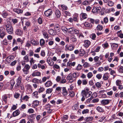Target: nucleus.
Returning <instances> with one entry per match:
<instances>
[{
  "label": "nucleus",
  "mask_w": 123,
  "mask_h": 123,
  "mask_svg": "<svg viewBox=\"0 0 123 123\" xmlns=\"http://www.w3.org/2000/svg\"><path fill=\"white\" fill-rule=\"evenodd\" d=\"M92 92L90 91L89 92H86V91H82L81 92L82 94H84L86 98H88L92 94Z\"/></svg>",
  "instance_id": "nucleus-4"
},
{
  "label": "nucleus",
  "mask_w": 123,
  "mask_h": 123,
  "mask_svg": "<svg viewBox=\"0 0 123 123\" xmlns=\"http://www.w3.org/2000/svg\"><path fill=\"white\" fill-rule=\"evenodd\" d=\"M118 71L119 72L121 73H123V67L120 66L118 69Z\"/></svg>",
  "instance_id": "nucleus-40"
},
{
  "label": "nucleus",
  "mask_w": 123,
  "mask_h": 123,
  "mask_svg": "<svg viewBox=\"0 0 123 123\" xmlns=\"http://www.w3.org/2000/svg\"><path fill=\"white\" fill-rule=\"evenodd\" d=\"M78 15H76L74 17H73V21H76V22H78V20L77 19V17H78Z\"/></svg>",
  "instance_id": "nucleus-51"
},
{
  "label": "nucleus",
  "mask_w": 123,
  "mask_h": 123,
  "mask_svg": "<svg viewBox=\"0 0 123 123\" xmlns=\"http://www.w3.org/2000/svg\"><path fill=\"white\" fill-rule=\"evenodd\" d=\"M92 12L93 13L95 14H97L98 13V12L97 10L96 7H94L92 10Z\"/></svg>",
  "instance_id": "nucleus-29"
},
{
  "label": "nucleus",
  "mask_w": 123,
  "mask_h": 123,
  "mask_svg": "<svg viewBox=\"0 0 123 123\" xmlns=\"http://www.w3.org/2000/svg\"><path fill=\"white\" fill-rule=\"evenodd\" d=\"M68 80H73V78L72 77V75L71 74H69L68 75L66 78Z\"/></svg>",
  "instance_id": "nucleus-43"
},
{
  "label": "nucleus",
  "mask_w": 123,
  "mask_h": 123,
  "mask_svg": "<svg viewBox=\"0 0 123 123\" xmlns=\"http://www.w3.org/2000/svg\"><path fill=\"white\" fill-rule=\"evenodd\" d=\"M110 103V100L106 99H103L101 101V103L103 105H107Z\"/></svg>",
  "instance_id": "nucleus-9"
},
{
  "label": "nucleus",
  "mask_w": 123,
  "mask_h": 123,
  "mask_svg": "<svg viewBox=\"0 0 123 123\" xmlns=\"http://www.w3.org/2000/svg\"><path fill=\"white\" fill-rule=\"evenodd\" d=\"M39 103V101L37 100H35L33 101V105L34 107L35 108L36 107Z\"/></svg>",
  "instance_id": "nucleus-24"
},
{
  "label": "nucleus",
  "mask_w": 123,
  "mask_h": 123,
  "mask_svg": "<svg viewBox=\"0 0 123 123\" xmlns=\"http://www.w3.org/2000/svg\"><path fill=\"white\" fill-rule=\"evenodd\" d=\"M62 30L63 31H65L66 32H67L68 31V29L64 26H63L62 27Z\"/></svg>",
  "instance_id": "nucleus-49"
},
{
  "label": "nucleus",
  "mask_w": 123,
  "mask_h": 123,
  "mask_svg": "<svg viewBox=\"0 0 123 123\" xmlns=\"http://www.w3.org/2000/svg\"><path fill=\"white\" fill-rule=\"evenodd\" d=\"M28 112L30 113H32L34 112V110L32 109H29L28 110Z\"/></svg>",
  "instance_id": "nucleus-54"
},
{
  "label": "nucleus",
  "mask_w": 123,
  "mask_h": 123,
  "mask_svg": "<svg viewBox=\"0 0 123 123\" xmlns=\"http://www.w3.org/2000/svg\"><path fill=\"white\" fill-rule=\"evenodd\" d=\"M55 31L53 29H50L48 31V32L51 35H53L55 34Z\"/></svg>",
  "instance_id": "nucleus-31"
},
{
  "label": "nucleus",
  "mask_w": 123,
  "mask_h": 123,
  "mask_svg": "<svg viewBox=\"0 0 123 123\" xmlns=\"http://www.w3.org/2000/svg\"><path fill=\"white\" fill-rule=\"evenodd\" d=\"M84 43V46L86 48L88 47L91 43V42L88 40H85Z\"/></svg>",
  "instance_id": "nucleus-6"
},
{
  "label": "nucleus",
  "mask_w": 123,
  "mask_h": 123,
  "mask_svg": "<svg viewBox=\"0 0 123 123\" xmlns=\"http://www.w3.org/2000/svg\"><path fill=\"white\" fill-rule=\"evenodd\" d=\"M92 76V74L91 72H89L87 74V76L89 79L91 78Z\"/></svg>",
  "instance_id": "nucleus-53"
},
{
  "label": "nucleus",
  "mask_w": 123,
  "mask_h": 123,
  "mask_svg": "<svg viewBox=\"0 0 123 123\" xmlns=\"http://www.w3.org/2000/svg\"><path fill=\"white\" fill-rule=\"evenodd\" d=\"M97 28L98 30L101 31L103 29V27L102 25H98L97 27Z\"/></svg>",
  "instance_id": "nucleus-28"
},
{
  "label": "nucleus",
  "mask_w": 123,
  "mask_h": 123,
  "mask_svg": "<svg viewBox=\"0 0 123 123\" xmlns=\"http://www.w3.org/2000/svg\"><path fill=\"white\" fill-rule=\"evenodd\" d=\"M20 111L18 110H17L12 113V115L14 117H16L20 113Z\"/></svg>",
  "instance_id": "nucleus-16"
},
{
  "label": "nucleus",
  "mask_w": 123,
  "mask_h": 123,
  "mask_svg": "<svg viewBox=\"0 0 123 123\" xmlns=\"http://www.w3.org/2000/svg\"><path fill=\"white\" fill-rule=\"evenodd\" d=\"M114 3L112 1L109 0L107 4L109 6H112L113 5Z\"/></svg>",
  "instance_id": "nucleus-37"
},
{
  "label": "nucleus",
  "mask_w": 123,
  "mask_h": 123,
  "mask_svg": "<svg viewBox=\"0 0 123 123\" xmlns=\"http://www.w3.org/2000/svg\"><path fill=\"white\" fill-rule=\"evenodd\" d=\"M82 84L83 85H86L87 83V81L86 79H83L82 81Z\"/></svg>",
  "instance_id": "nucleus-45"
},
{
  "label": "nucleus",
  "mask_w": 123,
  "mask_h": 123,
  "mask_svg": "<svg viewBox=\"0 0 123 123\" xmlns=\"http://www.w3.org/2000/svg\"><path fill=\"white\" fill-rule=\"evenodd\" d=\"M96 109L99 112H103L104 111L103 108L99 106L97 107L96 108Z\"/></svg>",
  "instance_id": "nucleus-23"
},
{
  "label": "nucleus",
  "mask_w": 123,
  "mask_h": 123,
  "mask_svg": "<svg viewBox=\"0 0 123 123\" xmlns=\"http://www.w3.org/2000/svg\"><path fill=\"white\" fill-rule=\"evenodd\" d=\"M32 95L33 96H34L35 98H37L38 97V92H37L36 91L33 93Z\"/></svg>",
  "instance_id": "nucleus-38"
},
{
  "label": "nucleus",
  "mask_w": 123,
  "mask_h": 123,
  "mask_svg": "<svg viewBox=\"0 0 123 123\" xmlns=\"http://www.w3.org/2000/svg\"><path fill=\"white\" fill-rule=\"evenodd\" d=\"M79 55L80 56H83L85 54V51L83 49H81L79 50Z\"/></svg>",
  "instance_id": "nucleus-18"
},
{
  "label": "nucleus",
  "mask_w": 123,
  "mask_h": 123,
  "mask_svg": "<svg viewBox=\"0 0 123 123\" xmlns=\"http://www.w3.org/2000/svg\"><path fill=\"white\" fill-rule=\"evenodd\" d=\"M83 66L84 68H85L88 67L90 66V65L89 63L87 62H85L83 64Z\"/></svg>",
  "instance_id": "nucleus-30"
},
{
  "label": "nucleus",
  "mask_w": 123,
  "mask_h": 123,
  "mask_svg": "<svg viewBox=\"0 0 123 123\" xmlns=\"http://www.w3.org/2000/svg\"><path fill=\"white\" fill-rule=\"evenodd\" d=\"M45 53L44 50H43L41 51V56L43 57H44L45 55Z\"/></svg>",
  "instance_id": "nucleus-63"
},
{
  "label": "nucleus",
  "mask_w": 123,
  "mask_h": 123,
  "mask_svg": "<svg viewBox=\"0 0 123 123\" xmlns=\"http://www.w3.org/2000/svg\"><path fill=\"white\" fill-rule=\"evenodd\" d=\"M117 34L118 37L121 38H123V34L122 33V32L121 30L117 31Z\"/></svg>",
  "instance_id": "nucleus-17"
},
{
  "label": "nucleus",
  "mask_w": 123,
  "mask_h": 123,
  "mask_svg": "<svg viewBox=\"0 0 123 123\" xmlns=\"http://www.w3.org/2000/svg\"><path fill=\"white\" fill-rule=\"evenodd\" d=\"M43 34L44 38H49V36L48 34L46 32H44L43 33Z\"/></svg>",
  "instance_id": "nucleus-44"
},
{
  "label": "nucleus",
  "mask_w": 123,
  "mask_h": 123,
  "mask_svg": "<svg viewBox=\"0 0 123 123\" xmlns=\"http://www.w3.org/2000/svg\"><path fill=\"white\" fill-rule=\"evenodd\" d=\"M41 75L40 73L38 72H34L32 74V76H39Z\"/></svg>",
  "instance_id": "nucleus-19"
},
{
  "label": "nucleus",
  "mask_w": 123,
  "mask_h": 123,
  "mask_svg": "<svg viewBox=\"0 0 123 123\" xmlns=\"http://www.w3.org/2000/svg\"><path fill=\"white\" fill-rule=\"evenodd\" d=\"M31 23L29 21H27L25 23V25L27 27H28L30 26L31 25Z\"/></svg>",
  "instance_id": "nucleus-50"
},
{
  "label": "nucleus",
  "mask_w": 123,
  "mask_h": 123,
  "mask_svg": "<svg viewBox=\"0 0 123 123\" xmlns=\"http://www.w3.org/2000/svg\"><path fill=\"white\" fill-rule=\"evenodd\" d=\"M109 74L107 73H105L103 77V79L105 80H107L109 77Z\"/></svg>",
  "instance_id": "nucleus-15"
},
{
  "label": "nucleus",
  "mask_w": 123,
  "mask_h": 123,
  "mask_svg": "<svg viewBox=\"0 0 123 123\" xmlns=\"http://www.w3.org/2000/svg\"><path fill=\"white\" fill-rule=\"evenodd\" d=\"M7 32L9 34H12L13 33V28L12 27H11L10 28H9L6 29Z\"/></svg>",
  "instance_id": "nucleus-14"
},
{
  "label": "nucleus",
  "mask_w": 123,
  "mask_h": 123,
  "mask_svg": "<svg viewBox=\"0 0 123 123\" xmlns=\"http://www.w3.org/2000/svg\"><path fill=\"white\" fill-rule=\"evenodd\" d=\"M89 110L88 109H85L83 110L82 112V113L83 114H87L89 112Z\"/></svg>",
  "instance_id": "nucleus-47"
},
{
  "label": "nucleus",
  "mask_w": 123,
  "mask_h": 123,
  "mask_svg": "<svg viewBox=\"0 0 123 123\" xmlns=\"http://www.w3.org/2000/svg\"><path fill=\"white\" fill-rule=\"evenodd\" d=\"M23 31L19 29H17L15 31V34L16 35L21 36L23 34Z\"/></svg>",
  "instance_id": "nucleus-7"
},
{
  "label": "nucleus",
  "mask_w": 123,
  "mask_h": 123,
  "mask_svg": "<svg viewBox=\"0 0 123 123\" xmlns=\"http://www.w3.org/2000/svg\"><path fill=\"white\" fill-rule=\"evenodd\" d=\"M63 102V100L60 99H58L57 101L56 102V104H61Z\"/></svg>",
  "instance_id": "nucleus-61"
},
{
  "label": "nucleus",
  "mask_w": 123,
  "mask_h": 123,
  "mask_svg": "<svg viewBox=\"0 0 123 123\" xmlns=\"http://www.w3.org/2000/svg\"><path fill=\"white\" fill-rule=\"evenodd\" d=\"M54 29L55 31L59 32L60 31L59 25L58 24L55 25V26Z\"/></svg>",
  "instance_id": "nucleus-13"
},
{
  "label": "nucleus",
  "mask_w": 123,
  "mask_h": 123,
  "mask_svg": "<svg viewBox=\"0 0 123 123\" xmlns=\"http://www.w3.org/2000/svg\"><path fill=\"white\" fill-rule=\"evenodd\" d=\"M22 77L21 76H20L17 79V83L20 84H21Z\"/></svg>",
  "instance_id": "nucleus-25"
},
{
  "label": "nucleus",
  "mask_w": 123,
  "mask_h": 123,
  "mask_svg": "<svg viewBox=\"0 0 123 123\" xmlns=\"http://www.w3.org/2000/svg\"><path fill=\"white\" fill-rule=\"evenodd\" d=\"M96 78L99 80H100L102 77V74H97L96 75Z\"/></svg>",
  "instance_id": "nucleus-52"
},
{
  "label": "nucleus",
  "mask_w": 123,
  "mask_h": 123,
  "mask_svg": "<svg viewBox=\"0 0 123 123\" xmlns=\"http://www.w3.org/2000/svg\"><path fill=\"white\" fill-rule=\"evenodd\" d=\"M3 26L6 28V30L9 28H10L12 27V26L10 25L8 21L5 22L3 25Z\"/></svg>",
  "instance_id": "nucleus-8"
},
{
  "label": "nucleus",
  "mask_w": 123,
  "mask_h": 123,
  "mask_svg": "<svg viewBox=\"0 0 123 123\" xmlns=\"http://www.w3.org/2000/svg\"><path fill=\"white\" fill-rule=\"evenodd\" d=\"M55 17L57 18H59L61 15V12L58 9H56L55 11Z\"/></svg>",
  "instance_id": "nucleus-5"
},
{
  "label": "nucleus",
  "mask_w": 123,
  "mask_h": 123,
  "mask_svg": "<svg viewBox=\"0 0 123 123\" xmlns=\"http://www.w3.org/2000/svg\"><path fill=\"white\" fill-rule=\"evenodd\" d=\"M79 31L78 30L76 29H74L73 34L74 33L75 34H76L77 35H78L79 34Z\"/></svg>",
  "instance_id": "nucleus-46"
},
{
  "label": "nucleus",
  "mask_w": 123,
  "mask_h": 123,
  "mask_svg": "<svg viewBox=\"0 0 123 123\" xmlns=\"http://www.w3.org/2000/svg\"><path fill=\"white\" fill-rule=\"evenodd\" d=\"M83 67L82 65L80 64H79L77 66L76 69L77 70H80Z\"/></svg>",
  "instance_id": "nucleus-36"
},
{
  "label": "nucleus",
  "mask_w": 123,
  "mask_h": 123,
  "mask_svg": "<svg viewBox=\"0 0 123 123\" xmlns=\"http://www.w3.org/2000/svg\"><path fill=\"white\" fill-rule=\"evenodd\" d=\"M68 118V115H64L63 116L62 120H67Z\"/></svg>",
  "instance_id": "nucleus-55"
},
{
  "label": "nucleus",
  "mask_w": 123,
  "mask_h": 123,
  "mask_svg": "<svg viewBox=\"0 0 123 123\" xmlns=\"http://www.w3.org/2000/svg\"><path fill=\"white\" fill-rule=\"evenodd\" d=\"M8 42L6 39H5L2 41L3 43L5 45H6L8 44Z\"/></svg>",
  "instance_id": "nucleus-59"
},
{
  "label": "nucleus",
  "mask_w": 123,
  "mask_h": 123,
  "mask_svg": "<svg viewBox=\"0 0 123 123\" xmlns=\"http://www.w3.org/2000/svg\"><path fill=\"white\" fill-rule=\"evenodd\" d=\"M53 13L52 10L51 9H49L44 12L45 15L47 17L51 16Z\"/></svg>",
  "instance_id": "nucleus-2"
},
{
  "label": "nucleus",
  "mask_w": 123,
  "mask_h": 123,
  "mask_svg": "<svg viewBox=\"0 0 123 123\" xmlns=\"http://www.w3.org/2000/svg\"><path fill=\"white\" fill-rule=\"evenodd\" d=\"M52 83L51 81L49 80L47 81L45 83V85L46 87H49L51 86L52 84Z\"/></svg>",
  "instance_id": "nucleus-21"
},
{
  "label": "nucleus",
  "mask_w": 123,
  "mask_h": 123,
  "mask_svg": "<svg viewBox=\"0 0 123 123\" xmlns=\"http://www.w3.org/2000/svg\"><path fill=\"white\" fill-rule=\"evenodd\" d=\"M74 29V28L73 27L70 28L69 29H68V32L71 34H73Z\"/></svg>",
  "instance_id": "nucleus-27"
},
{
  "label": "nucleus",
  "mask_w": 123,
  "mask_h": 123,
  "mask_svg": "<svg viewBox=\"0 0 123 123\" xmlns=\"http://www.w3.org/2000/svg\"><path fill=\"white\" fill-rule=\"evenodd\" d=\"M118 44H117L115 43H113L112 44L111 46L113 48H116L118 47Z\"/></svg>",
  "instance_id": "nucleus-48"
},
{
  "label": "nucleus",
  "mask_w": 123,
  "mask_h": 123,
  "mask_svg": "<svg viewBox=\"0 0 123 123\" xmlns=\"http://www.w3.org/2000/svg\"><path fill=\"white\" fill-rule=\"evenodd\" d=\"M13 11L18 14L22 13L23 12V10L19 8H14L13 9Z\"/></svg>",
  "instance_id": "nucleus-10"
},
{
  "label": "nucleus",
  "mask_w": 123,
  "mask_h": 123,
  "mask_svg": "<svg viewBox=\"0 0 123 123\" xmlns=\"http://www.w3.org/2000/svg\"><path fill=\"white\" fill-rule=\"evenodd\" d=\"M96 37V35L95 33H92L90 35V37L93 40H95Z\"/></svg>",
  "instance_id": "nucleus-34"
},
{
  "label": "nucleus",
  "mask_w": 123,
  "mask_h": 123,
  "mask_svg": "<svg viewBox=\"0 0 123 123\" xmlns=\"http://www.w3.org/2000/svg\"><path fill=\"white\" fill-rule=\"evenodd\" d=\"M61 7L64 10H67L68 8L67 6L64 5H61Z\"/></svg>",
  "instance_id": "nucleus-57"
},
{
  "label": "nucleus",
  "mask_w": 123,
  "mask_h": 123,
  "mask_svg": "<svg viewBox=\"0 0 123 123\" xmlns=\"http://www.w3.org/2000/svg\"><path fill=\"white\" fill-rule=\"evenodd\" d=\"M71 40L73 42H75L77 41V39L74 37H72L71 38Z\"/></svg>",
  "instance_id": "nucleus-60"
},
{
  "label": "nucleus",
  "mask_w": 123,
  "mask_h": 123,
  "mask_svg": "<svg viewBox=\"0 0 123 123\" xmlns=\"http://www.w3.org/2000/svg\"><path fill=\"white\" fill-rule=\"evenodd\" d=\"M36 116V115L35 114H33L30 115V116H29V117H30L31 118H32V119H34Z\"/></svg>",
  "instance_id": "nucleus-62"
},
{
  "label": "nucleus",
  "mask_w": 123,
  "mask_h": 123,
  "mask_svg": "<svg viewBox=\"0 0 123 123\" xmlns=\"http://www.w3.org/2000/svg\"><path fill=\"white\" fill-rule=\"evenodd\" d=\"M84 25L86 27H91L92 26V25L88 22H85L84 24Z\"/></svg>",
  "instance_id": "nucleus-33"
},
{
  "label": "nucleus",
  "mask_w": 123,
  "mask_h": 123,
  "mask_svg": "<svg viewBox=\"0 0 123 123\" xmlns=\"http://www.w3.org/2000/svg\"><path fill=\"white\" fill-rule=\"evenodd\" d=\"M86 119L87 121H91L93 119V117H87Z\"/></svg>",
  "instance_id": "nucleus-56"
},
{
  "label": "nucleus",
  "mask_w": 123,
  "mask_h": 123,
  "mask_svg": "<svg viewBox=\"0 0 123 123\" xmlns=\"http://www.w3.org/2000/svg\"><path fill=\"white\" fill-rule=\"evenodd\" d=\"M75 64V62H73L72 63V62L70 61H69L67 63V67L74 66Z\"/></svg>",
  "instance_id": "nucleus-11"
},
{
  "label": "nucleus",
  "mask_w": 123,
  "mask_h": 123,
  "mask_svg": "<svg viewBox=\"0 0 123 123\" xmlns=\"http://www.w3.org/2000/svg\"><path fill=\"white\" fill-rule=\"evenodd\" d=\"M8 15V13L6 12H4L2 14V15L4 18H6V17Z\"/></svg>",
  "instance_id": "nucleus-64"
},
{
  "label": "nucleus",
  "mask_w": 123,
  "mask_h": 123,
  "mask_svg": "<svg viewBox=\"0 0 123 123\" xmlns=\"http://www.w3.org/2000/svg\"><path fill=\"white\" fill-rule=\"evenodd\" d=\"M62 94L64 96H67L68 94V91H67L66 88L64 87L62 88Z\"/></svg>",
  "instance_id": "nucleus-12"
},
{
  "label": "nucleus",
  "mask_w": 123,
  "mask_h": 123,
  "mask_svg": "<svg viewBox=\"0 0 123 123\" xmlns=\"http://www.w3.org/2000/svg\"><path fill=\"white\" fill-rule=\"evenodd\" d=\"M5 29L2 27L0 28V37L3 38L6 35V33L5 32Z\"/></svg>",
  "instance_id": "nucleus-3"
},
{
  "label": "nucleus",
  "mask_w": 123,
  "mask_h": 123,
  "mask_svg": "<svg viewBox=\"0 0 123 123\" xmlns=\"http://www.w3.org/2000/svg\"><path fill=\"white\" fill-rule=\"evenodd\" d=\"M65 47V51H72L74 49V46H73L71 44H67L66 45Z\"/></svg>",
  "instance_id": "nucleus-1"
},
{
  "label": "nucleus",
  "mask_w": 123,
  "mask_h": 123,
  "mask_svg": "<svg viewBox=\"0 0 123 123\" xmlns=\"http://www.w3.org/2000/svg\"><path fill=\"white\" fill-rule=\"evenodd\" d=\"M37 22L39 24H42L43 23L42 18L39 17L37 19Z\"/></svg>",
  "instance_id": "nucleus-26"
},
{
  "label": "nucleus",
  "mask_w": 123,
  "mask_h": 123,
  "mask_svg": "<svg viewBox=\"0 0 123 123\" xmlns=\"http://www.w3.org/2000/svg\"><path fill=\"white\" fill-rule=\"evenodd\" d=\"M23 71L24 72V74H28L29 72V70L26 69L24 68L23 69Z\"/></svg>",
  "instance_id": "nucleus-39"
},
{
  "label": "nucleus",
  "mask_w": 123,
  "mask_h": 123,
  "mask_svg": "<svg viewBox=\"0 0 123 123\" xmlns=\"http://www.w3.org/2000/svg\"><path fill=\"white\" fill-rule=\"evenodd\" d=\"M40 43L41 46H43L45 43L44 40L43 39H41L40 41Z\"/></svg>",
  "instance_id": "nucleus-32"
},
{
  "label": "nucleus",
  "mask_w": 123,
  "mask_h": 123,
  "mask_svg": "<svg viewBox=\"0 0 123 123\" xmlns=\"http://www.w3.org/2000/svg\"><path fill=\"white\" fill-rule=\"evenodd\" d=\"M11 20V21H12L14 24L17 23L18 22V20L16 18H12L11 20Z\"/></svg>",
  "instance_id": "nucleus-42"
},
{
  "label": "nucleus",
  "mask_w": 123,
  "mask_h": 123,
  "mask_svg": "<svg viewBox=\"0 0 123 123\" xmlns=\"http://www.w3.org/2000/svg\"><path fill=\"white\" fill-rule=\"evenodd\" d=\"M41 80H39L36 78H34L31 81L35 83L34 84H38L39 83V81H40Z\"/></svg>",
  "instance_id": "nucleus-20"
},
{
  "label": "nucleus",
  "mask_w": 123,
  "mask_h": 123,
  "mask_svg": "<svg viewBox=\"0 0 123 123\" xmlns=\"http://www.w3.org/2000/svg\"><path fill=\"white\" fill-rule=\"evenodd\" d=\"M52 88L49 89L47 90L46 92L47 93H50L52 92Z\"/></svg>",
  "instance_id": "nucleus-58"
},
{
  "label": "nucleus",
  "mask_w": 123,
  "mask_h": 123,
  "mask_svg": "<svg viewBox=\"0 0 123 123\" xmlns=\"http://www.w3.org/2000/svg\"><path fill=\"white\" fill-rule=\"evenodd\" d=\"M81 15L82 16V18H81L80 19L81 20H83V19H86L87 18V14L84 13H82L81 14Z\"/></svg>",
  "instance_id": "nucleus-22"
},
{
  "label": "nucleus",
  "mask_w": 123,
  "mask_h": 123,
  "mask_svg": "<svg viewBox=\"0 0 123 123\" xmlns=\"http://www.w3.org/2000/svg\"><path fill=\"white\" fill-rule=\"evenodd\" d=\"M31 43L33 45H37V41H36L34 39H32L31 41Z\"/></svg>",
  "instance_id": "nucleus-35"
},
{
  "label": "nucleus",
  "mask_w": 123,
  "mask_h": 123,
  "mask_svg": "<svg viewBox=\"0 0 123 123\" xmlns=\"http://www.w3.org/2000/svg\"><path fill=\"white\" fill-rule=\"evenodd\" d=\"M121 81L120 80H117L116 81V84L117 86H119L121 84Z\"/></svg>",
  "instance_id": "nucleus-41"
}]
</instances>
